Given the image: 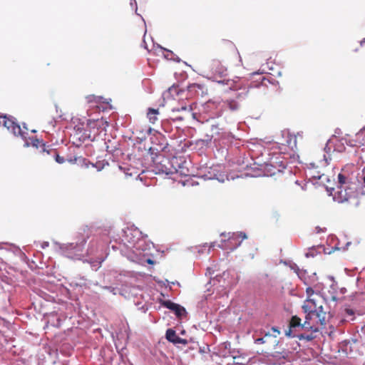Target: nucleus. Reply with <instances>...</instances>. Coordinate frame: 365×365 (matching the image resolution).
I'll return each mask as SVG.
<instances>
[{
    "label": "nucleus",
    "mask_w": 365,
    "mask_h": 365,
    "mask_svg": "<svg viewBox=\"0 0 365 365\" xmlns=\"http://www.w3.org/2000/svg\"><path fill=\"white\" fill-rule=\"evenodd\" d=\"M211 66L213 68H219L220 66H222V63H221V62L219 60L214 59V60H212Z\"/></svg>",
    "instance_id": "nucleus-19"
},
{
    "label": "nucleus",
    "mask_w": 365,
    "mask_h": 365,
    "mask_svg": "<svg viewBox=\"0 0 365 365\" xmlns=\"http://www.w3.org/2000/svg\"><path fill=\"white\" fill-rule=\"evenodd\" d=\"M140 17H141V19H142V21H143L144 24H145V21L144 19L143 18V16H140Z\"/></svg>",
    "instance_id": "nucleus-31"
},
{
    "label": "nucleus",
    "mask_w": 365,
    "mask_h": 365,
    "mask_svg": "<svg viewBox=\"0 0 365 365\" xmlns=\"http://www.w3.org/2000/svg\"><path fill=\"white\" fill-rule=\"evenodd\" d=\"M135 14H136L137 15H138V16H140V14H138L137 13V11L135 12Z\"/></svg>",
    "instance_id": "nucleus-35"
},
{
    "label": "nucleus",
    "mask_w": 365,
    "mask_h": 365,
    "mask_svg": "<svg viewBox=\"0 0 365 365\" xmlns=\"http://www.w3.org/2000/svg\"><path fill=\"white\" fill-rule=\"evenodd\" d=\"M221 235L222 236H225V233H222Z\"/></svg>",
    "instance_id": "nucleus-34"
},
{
    "label": "nucleus",
    "mask_w": 365,
    "mask_h": 365,
    "mask_svg": "<svg viewBox=\"0 0 365 365\" xmlns=\"http://www.w3.org/2000/svg\"><path fill=\"white\" fill-rule=\"evenodd\" d=\"M143 44L144 48H146V49H148V48H147V44H146V43H145V40H143Z\"/></svg>",
    "instance_id": "nucleus-27"
},
{
    "label": "nucleus",
    "mask_w": 365,
    "mask_h": 365,
    "mask_svg": "<svg viewBox=\"0 0 365 365\" xmlns=\"http://www.w3.org/2000/svg\"><path fill=\"white\" fill-rule=\"evenodd\" d=\"M268 68L272 69L273 68L272 66H268Z\"/></svg>",
    "instance_id": "nucleus-33"
},
{
    "label": "nucleus",
    "mask_w": 365,
    "mask_h": 365,
    "mask_svg": "<svg viewBox=\"0 0 365 365\" xmlns=\"http://www.w3.org/2000/svg\"><path fill=\"white\" fill-rule=\"evenodd\" d=\"M0 125L11 130L15 135L21 134L20 126L11 119L6 118V116H0Z\"/></svg>",
    "instance_id": "nucleus-5"
},
{
    "label": "nucleus",
    "mask_w": 365,
    "mask_h": 365,
    "mask_svg": "<svg viewBox=\"0 0 365 365\" xmlns=\"http://www.w3.org/2000/svg\"><path fill=\"white\" fill-rule=\"evenodd\" d=\"M324 303L322 297L319 294H316L310 299H306L302 307L304 312L315 314V318H318V322L321 323L322 327L326 325L327 312L324 310Z\"/></svg>",
    "instance_id": "nucleus-2"
},
{
    "label": "nucleus",
    "mask_w": 365,
    "mask_h": 365,
    "mask_svg": "<svg viewBox=\"0 0 365 365\" xmlns=\"http://www.w3.org/2000/svg\"><path fill=\"white\" fill-rule=\"evenodd\" d=\"M297 274L298 277H299L302 280H303V277H304V275L306 274V272H304V271H300L299 269H297Z\"/></svg>",
    "instance_id": "nucleus-22"
},
{
    "label": "nucleus",
    "mask_w": 365,
    "mask_h": 365,
    "mask_svg": "<svg viewBox=\"0 0 365 365\" xmlns=\"http://www.w3.org/2000/svg\"><path fill=\"white\" fill-rule=\"evenodd\" d=\"M178 93V88L176 87H171L163 93L164 97H168L169 95H171L173 93Z\"/></svg>",
    "instance_id": "nucleus-18"
},
{
    "label": "nucleus",
    "mask_w": 365,
    "mask_h": 365,
    "mask_svg": "<svg viewBox=\"0 0 365 365\" xmlns=\"http://www.w3.org/2000/svg\"><path fill=\"white\" fill-rule=\"evenodd\" d=\"M296 138L294 135L288 134L287 135V145L292 150L297 148Z\"/></svg>",
    "instance_id": "nucleus-15"
},
{
    "label": "nucleus",
    "mask_w": 365,
    "mask_h": 365,
    "mask_svg": "<svg viewBox=\"0 0 365 365\" xmlns=\"http://www.w3.org/2000/svg\"><path fill=\"white\" fill-rule=\"evenodd\" d=\"M272 330L274 331V332H277L278 334H279V331L277 328L272 327Z\"/></svg>",
    "instance_id": "nucleus-25"
},
{
    "label": "nucleus",
    "mask_w": 365,
    "mask_h": 365,
    "mask_svg": "<svg viewBox=\"0 0 365 365\" xmlns=\"http://www.w3.org/2000/svg\"><path fill=\"white\" fill-rule=\"evenodd\" d=\"M86 100L88 103H96V104L100 103H108V102L106 101V99L103 98V97H102L101 96H95L93 94L88 95L86 97Z\"/></svg>",
    "instance_id": "nucleus-10"
},
{
    "label": "nucleus",
    "mask_w": 365,
    "mask_h": 365,
    "mask_svg": "<svg viewBox=\"0 0 365 365\" xmlns=\"http://www.w3.org/2000/svg\"><path fill=\"white\" fill-rule=\"evenodd\" d=\"M173 344H187V341L185 339H182V338L178 336V338L175 340Z\"/></svg>",
    "instance_id": "nucleus-20"
},
{
    "label": "nucleus",
    "mask_w": 365,
    "mask_h": 365,
    "mask_svg": "<svg viewBox=\"0 0 365 365\" xmlns=\"http://www.w3.org/2000/svg\"><path fill=\"white\" fill-rule=\"evenodd\" d=\"M338 182H339V184L340 185V188H341L343 186H344V189H346L347 187L345 186L348 182H347V178L341 174V173H339L338 175Z\"/></svg>",
    "instance_id": "nucleus-16"
},
{
    "label": "nucleus",
    "mask_w": 365,
    "mask_h": 365,
    "mask_svg": "<svg viewBox=\"0 0 365 365\" xmlns=\"http://www.w3.org/2000/svg\"><path fill=\"white\" fill-rule=\"evenodd\" d=\"M305 319L304 323L298 316H292L289 321V329L286 333L287 336H292V329L301 327L307 331H312V332H319L321 323L318 322V318H315V314L309 312H304Z\"/></svg>",
    "instance_id": "nucleus-1"
},
{
    "label": "nucleus",
    "mask_w": 365,
    "mask_h": 365,
    "mask_svg": "<svg viewBox=\"0 0 365 365\" xmlns=\"http://www.w3.org/2000/svg\"><path fill=\"white\" fill-rule=\"evenodd\" d=\"M256 73H261V74H263V72H260V73L257 72Z\"/></svg>",
    "instance_id": "nucleus-36"
},
{
    "label": "nucleus",
    "mask_w": 365,
    "mask_h": 365,
    "mask_svg": "<svg viewBox=\"0 0 365 365\" xmlns=\"http://www.w3.org/2000/svg\"><path fill=\"white\" fill-rule=\"evenodd\" d=\"M174 160H177V158H173L171 161L165 156H157L153 160L155 171L156 173H165L166 175L177 173L178 168L173 165V161Z\"/></svg>",
    "instance_id": "nucleus-3"
},
{
    "label": "nucleus",
    "mask_w": 365,
    "mask_h": 365,
    "mask_svg": "<svg viewBox=\"0 0 365 365\" xmlns=\"http://www.w3.org/2000/svg\"><path fill=\"white\" fill-rule=\"evenodd\" d=\"M214 247H215V243H211L208 248V252H210V249Z\"/></svg>",
    "instance_id": "nucleus-24"
},
{
    "label": "nucleus",
    "mask_w": 365,
    "mask_h": 365,
    "mask_svg": "<svg viewBox=\"0 0 365 365\" xmlns=\"http://www.w3.org/2000/svg\"><path fill=\"white\" fill-rule=\"evenodd\" d=\"M165 336H166V339L169 341L173 343L175 341V340L178 338V336L176 334V332L175 330H173L172 329H168L166 331Z\"/></svg>",
    "instance_id": "nucleus-14"
},
{
    "label": "nucleus",
    "mask_w": 365,
    "mask_h": 365,
    "mask_svg": "<svg viewBox=\"0 0 365 365\" xmlns=\"http://www.w3.org/2000/svg\"><path fill=\"white\" fill-rule=\"evenodd\" d=\"M55 155H56V161L58 163H64V158L61 156H60L59 155H58L56 153V152H55Z\"/></svg>",
    "instance_id": "nucleus-21"
},
{
    "label": "nucleus",
    "mask_w": 365,
    "mask_h": 365,
    "mask_svg": "<svg viewBox=\"0 0 365 365\" xmlns=\"http://www.w3.org/2000/svg\"><path fill=\"white\" fill-rule=\"evenodd\" d=\"M365 43V38L361 41L360 44L361 46H363Z\"/></svg>",
    "instance_id": "nucleus-28"
},
{
    "label": "nucleus",
    "mask_w": 365,
    "mask_h": 365,
    "mask_svg": "<svg viewBox=\"0 0 365 365\" xmlns=\"http://www.w3.org/2000/svg\"><path fill=\"white\" fill-rule=\"evenodd\" d=\"M157 47L159 49H160V51L166 52V53H164L163 55L167 60L173 61L176 62H180L181 61L180 58L178 56H176L173 51L162 47L159 44H157Z\"/></svg>",
    "instance_id": "nucleus-9"
},
{
    "label": "nucleus",
    "mask_w": 365,
    "mask_h": 365,
    "mask_svg": "<svg viewBox=\"0 0 365 365\" xmlns=\"http://www.w3.org/2000/svg\"><path fill=\"white\" fill-rule=\"evenodd\" d=\"M183 64L186 66L191 67V66L188 64L186 61H183Z\"/></svg>",
    "instance_id": "nucleus-29"
},
{
    "label": "nucleus",
    "mask_w": 365,
    "mask_h": 365,
    "mask_svg": "<svg viewBox=\"0 0 365 365\" xmlns=\"http://www.w3.org/2000/svg\"><path fill=\"white\" fill-rule=\"evenodd\" d=\"M148 263H150V264L153 263V261H152L151 259H148Z\"/></svg>",
    "instance_id": "nucleus-32"
},
{
    "label": "nucleus",
    "mask_w": 365,
    "mask_h": 365,
    "mask_svg": "<svg viewBox=\"0 0 365 365\" xmlns=\"http://www.w3.org/2000/svg\"><path fill=\"white\" fill-rule=\"evenodd\" d=\"M226 71L227 70H222V71H219L217 74L208 76V78L212 79V81L217 82L218 83H222L227 86H232L231 80L227 78V74L225 73V71Z\"/></svg>",
    "instance_id": "nucleus-7"
},
{
    "label": "nucleus",
    "mask_w": 365,
    "mask_h": 365,
    "mask_svg": "<svg viewBox=\"0 0 365 365\" xmlns=\"http://www.w3.org/2000/svg\"><path fill=\"white\" fill-rule=\"evenodd\" d=\"M226 105L232 111L237 110L240 108L238 102L235 99H227L224 101Z\"/></svg>",
    "instance_id": "nucleus-12"
},
{
    "label": "nucleus",
    "mask_w": 365,
    "mask_h": 365,
    "mask_svg": "<svg viewBox=\"0 0 365 365\" xmlns=\"http://www.w3.org/2000/svg\"><path fill=\"white\" fill-rule=\"evenodd\" d=\"M310 331L311 332L309 334H306V333L301 334L297 336V338L299 340L304 339L307 341H312L313 339H314L316 338V335L314 334L315 332H312V331Z\"/></svg>",
    "instance_id": "nucleus-13"
},
{
    "label": "nucleus",
    "mask_w": 365,
    "mask_h": 365,
    "mask_svg": "<svg viewBox=\"0 0 365 365\" xmlns=\"http://www.w3.org/2000/svg\"><path fill=\"white\" fill-rule=\"evenodd\" d=\"M257 341H258V342H263V339L262 338L257 339Z\"/></svg>",
    "instance_id": "nucleus-30"
},
{
    "label": "nucleus",
    "mask_w": 365,
    "mask_h": 365,
    "mask_svg": "<svg viewBox=\"0 0 365 365\" xmlns=\"http://www.w3.org/2000/svg\"><path fill=\"white\" fill-rule=\"evenodd\" d=\"M88 125L90 129L96 128L98 130H101V131H102L106 130V127L108 126V123L103 118L93 120H90L88 123Z\"/></svg>",
    "instance_id": "nucleus-8"
},
{
    "label": "nucleus",
    "mask_w": 365,
    "mask_h": 365,
    "mask_svg": "<svg viewBox=\"0 0 365 365\" xmlns=\"http://www.w3.org/2000/svg\"><path fill=\"white\" fill-rule=\"evenodd\" d=\"M162 305L174 312L178 318H180L183 314H185V309L184 307L170 300L163 301L162 302Z\"/></svg>",
    "instance_id": "nucleus-6"
},
{
    "label": "nucleus",
    "mask_w": 365,
    "mask_h": 365,
    "mask_svg": "<svg viewBox=\"0 0 365 365\" xmlns=\"http://www.w3.org/2000/svg\"><path fill=\"white\" fill-rule=\"evenodd\" d=\"M159 114L158 109L149 108L147 113V117L150 123H155L158 120V115Z\"/></svg>",
    "instance_id": "nucleus-11"
},
{
    "label": "nucleus",
    "mask_w": 365,
    "mask_h": 365,
    "mask_svg": "<svg viewBox=\"0 0 365 365\" xmlns=\"http://www.w3.org/2000/svg\"><path fill=\"white\" fill-rule=\"evenodd\" d=\"M306 292H307V299H310V298L314 297L317 294L314 293V289L312 287H307Z\"/></svg>",
    "instance_id": "nucleus-17"
},
{
    "label": "nucleus",
    "mask_w": 365,
    "mask_h": 365,
    "mask_svg": "<svg viewBox=\"0 0 365 365\" xmlns=\"http://www.w3.org/2000/svg\"><path fill=\"white\" fill-rule=\"evenodd\" d=\"M346 312L349 315H353L354 314V312L351 309H346Z\"/></svg>",
    "instance_id": "nucleus-23"
},
{
    "label": "nucleus",
    "mask_w": 365,
    "mask_h": 365,
    "mask_svg": "<svg viewBox=\"0 0 365 365\" xmlns=\"http://www.w3.org/2000/svg\"><path fill=\"white\" fill-rule=\"evenodd\" d=\"M228 235L227 242L232 245L230 248L231 251L240 246L242 240L247 237V235L242 232L229 233Z\"/></svg>",
    "instance_id": "nucleus-4"
},
{
    "label": "nucleus",
    "mask_w": 365,
    "mask_h": 365,
    "mask_svg": "<svg viewBox=\"0 0 365 365\" xmlns=\"http://www.w3.org/2000/svg\"><path fill=\"white\" fill-rule=\"evenodd\" d=\"M130 6H131L132 8H133V7H134V8H135L134 1H130Z\"/></svg>",
    "instance_id": "nucleus-26"
}]
</instances>
